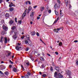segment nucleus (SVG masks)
Here are the masks:
<instances>
[{
    "label": "nucleus",
    "instance_id": "10",
    "mask_svg": "<svg viewBox=\"0 0 78 78\" xmlns=\"http://www.w3.org/2000/svg\"><path fill=\"white\" fill-rule=\"evenodd\" d=\"M58 77L59 78H63V76L61 74V73H59L58 74Z\"/></svg>",
    "mask_w": 78,
    "mask_h": 78
},
{
    "label": "nucleus",
    "instance_id": "30",
    "mask_svg": "<svg viewBox=\"0 0 78 78\" xmlns=\"http://www.w3.org/2000/svg\"><path fill=\"white\" fill-rule=\"evenodd\" d=\"M25 78H29V76L27 75V74H26L25 75Z\"/></svg>",
    "mask_w": 78,
    "mask_h": 78
},
{
    "label": "nucleus",
    "instance_id": "11",
    "mask_svg": "<svg viewBox=\"0 0 78 78\" xmlns=\"http://www.w3.org/2000/svg\"><path fill=\"white\" fill-rule=\"evenodd\" d=\"M27 12L26 11V10H25L24 13H23L22 17H25L26 16V13Z\"/></svg>",
    "mask_w": 78,
    "mask_h": 78
},
{
    "label": "nucleus",
    "instance_id": "41",
    "mask_svg": "<svg viewBox=\"0 0 78 78\" xmlns=\"http://www.w3.org/2000/svg\"><path fill=\"white\" fill-rule=\"evenodd\" d=\"M21 45V44L18 43V45L17 46H20Z\"/></svg>",
    "mask_w": 78,
    "mask_h": 78
},
{
    "label": "nucleus",
    "instance_id": "52",
    "mask_svg": "<svg viewBox=\"0 0 78 78\" xmlns=\"http://www.w3.org/2000/svg\"><path fill=\"white\" fill-rule=\"evenodd\" d=\"M69 8H71V7H72V6H71V5H70V4H69Z\"/></svg>",
    "mask_w": 78,
    "mask_h": 78
},
{
    "label": "nucleus",
    "instance_id": "39",
    "mask_svg": "<svg viewBox=\"0 0 78 78\" xmlns=\"http://www.w3.org/2000/svg\"><path fill=\"white\" fill-rule=\"evenodd\" d=\"M11 5H12V6H14V4H13V3H12V2H11V3H10Z\"/></svg>",
    "mask_w": 78,
    "mask_h": 78
},
{
    "label": "nucleus",
    "instance_id": "13",
    "mask_svg": "<svg viewBox=\"0 0 78 78\" xmlns=\"http://www.w3.org/2000/svg\"><path fill=\"white\" fill-rule=\"evenodd\" d=\"M44 10V7L41 6L40 8V10L41 11H43Z\"/></svg>",
    "mask_w": 78,
    "mask_h": 78
},
{
    "label": "nucleus",
    "instance_id": "12",
    "mask_svg": "<svg viewBox=\"0 0 78 78\" xmlns=\"http://www.w3.org/2000/svg\"><path fill=\"white\" fill-rule=\"evenodd\" d=\"M34 12H30V17H33V16H34Z\"/></svg>",
    "mask_w": 78,
    "mask_h": 78
},
{
    "label": "nucleus",
    "instance_id": "47",
    "mask_svg": "<svg viewBox=\"0 0 78 78\" xmlns=\"http://www.w3.org/2000/svg\"><path fill=\"white\" fill-rule=\"evenodd\" d=\"M37 6V5H35L34 6V9H35L36 8V7Z\"/></svg>",
    "mask_w": 78,
    "mask_h": 78
},
{
    "label": "nucleus",
    "instance_id": "8",
    "mask_svg": "<svg viewBox=\"0 0 78 78\" xmlns=\"http://www.w3.org/2000/svg\"><path fill=\"white\" fill-rule=\"evenodd\" d=\"M17 35L16 34H15L12 37L15 40L16 39H17Z\"/></svg>",
    "mask_w": 78,
    "mask_h": 78
},
{
    "label": "nucleus",
    "instance_id": "18",
    "mask_svg": "<svg viewBox=\"0 0 78 78\" xmlns=\"http://www.w3.org/2000/svg\"><path fill=\"white\" fill-rule=\"evenodd\" d=\"M5 16L6 17H9V14L8 13H6L5 14Z\"/></svg>",
    "mask_w": 78,
    "mask_h": 78
},
{
    "label": "nucleus",
    "instance_id": "34",
    "mask_svg": "<svg viewBox=\"0 0 78 78\" xmlns=\"http://www.w3.org/2000/svg\"><path fill=\"white\" fill-rule=\"evenodd\" d=\"M60 16H61V17H62V16H64V14H63L62 13H60Z\"/></svg>",
    "mask_w": 78,
    "mask_h": 78
},
{
    "label": "nucleus",
    "instance_id": "43",
    "mask_svg": "<svg viewBox=\"0 0 78 78\" xmlns=\"http://www.w3.org/2000/svg\"><path fill=\"white\" fill-rule=\"evenodd\" d=\"M15 21L16 22V23H17V18H15Z\"/></svg>",
    "mask_w": 78,
    "mask_h": 78
},
{
    "label": "nucleus",
    "instance_id": "42",
    "mask_svg": "<svg viewBox=\"0 0 78 78\" xmlns=\"http://www.w3.org/2000/svg\"><path fill=\"white\" fill-rule=\"evenodd\" d=\"M55 55H58V52H55Z\"/></svg>",
    "mask_w": 78,
    "mask_h": 78
},
{
    "label": "nucleus",
    "instance_id": "21",
    "mask_svg": "<svg viewBox=\"0 0 78 78\" xmlns=\"http://www.w3.org/2000/svg\"><path fill=\"white\" fill-rule=\"evenodd\" d=\"M9 9L10 11H14V8L13 7L10 8Z\"/></svg>",
    "mask_w": 78,
    "mask_h": 78
},
{
    "label": "nucleus",
    "instance_id": "44",
    "mask_svg": "<svg viewBox=\"0 0 78 78\" xmlns=\"http://www.w3.org/2000/svg\"><path fill=\"white\" fill-rule=\"evenodd\" d=\"M57 1L59 3L58 4H60V0H57Z\"/></svg>",
    "mask_w": 78,
    "mask_h": 78
},
{
    "label": "nucleus",
    "instance_id": "22",
    "mask_svg": "<svg viewBox=\"0 0 78 78\" xmlns=\"http://www.w3.org/2000/svg\"><path fill=\"white\" fill-rule=\"evenodd\" d=\"M55 13L57 16H58L59 15V13H58V12H57L56 10H55Z\"/></svg>",
    "mask_w": 78,
    "mask_h": 78
},
{
    "label": "nucleus",
    "instance_id": "17",
    "mask_svg": "<svg viewBox=\"0 0 78 78\" xmlns=\"http://www.w3.org/2000/svg\"><path fill=\"white\" fill-rule=\"evenodd\" d=\"M58 76V73H57V72H55L54 73V77H56V76Z\"/></svg>",
    "mask_w": 78,
    "mask_h": 78
},
{
    "label": "nucleus",
    "instance_id": "59",
    "mask_svg": "<svg viewBox=\"0 0 78 78\" xmlns=\"http://www.w3.org/2000/svg\"><path fill=\"white\" fill-rule=\"evenodd\" d=\"M12 6V5H11V4H9V7L11 8Z\"/></svg>",
    "mask_w": 78,
    "mask_h": 78
},
{
    "label": "nucleus",
    "instance_id": "31",
    "mask_svg": "<svg viewBox=\"0 0 78 78\" xmlns=\"http://www.w3.org/2000/svg\"><path fill=\"white\" fill-rule=\"evenodd\" d=\"M5 33L4 31H2L1 33V34H5Z\"/></svg>",
    "mask_w": 78,
    "mask_h": 78
},
{
    "label": "nucleus",
    "instance_id": "57",
    "mask_svg": "<svg viewBox=\"0 0 78 78\" xmlns=\"http://www.w3.org/2000/svg\"><path fill=\"white\" fill-rule=\"evenodd\" d=\"M47 55H48L49 56H51V55L50 54H49L48 53H47Z\"/></svg>",
    "mask_w": 78,
    "mask_h": 78
},
{
    "label": "nucleus",
    "instance_id": "55",
    "mask_svg": "<svg viewBox=\"0 0 78 78\" xmlns=\"http://www.w3.org/2000/svg\"><path fill=\"white\" fill-rule=\"evenodd\" d=\"M26 5H28V1H27L26 2Z\"/></svg>",
    "mask_w": 78,
    "mask_h": 78
},
{
    "label": "nucleus",
    "instance_id": "63",
    "mask_svg": "<svg viewBox=\"0 0 78 78\" xmlns=\"http://www.w3.org/2000/svg\"><path fill=\"white\" fill-rule=\"evenodd\" d=\"M30 24H31V25H32V24H33V22H32V21L30 22Z\"/></svg>",
    "mask_w": 78,
    "mask_h": 78
},
{
    "label": "nucleus",
    "instance_id": "25",
    "mask_svg": "<svg viewBox=\"0 0 78 78\" xmlns=\"http://www.w3.org/2000/svg\"><path fill=\"white\" fill-rule=\"evenodd\" d=\"M16 27H15V26H13V27H12V29L13 30H16Z\"/></svg>",
    "mask_w": 78,
    "mask_h": 78
},
{
    "label": "nucleus",
    "instance_id": "14",
    "mask_svg": "<svg viewBox=\"0 0 78 78\" xmlns=\"http://www.w3.org/2000/svg\"><path fill=\"white\" fill-rule=\"evenodd\" d=\"M11 52H10L8 54V55H6V57H8V56H11Z\"/></svg>",
    "mask_w": 78,
    "mask_h": 78
},
{
    "label": "nucleus",
    "instance_id": "61",
    "mask_svg": "<svg viewBox=\"0 0 78 78\" xmlns=\"http://www.w3.org/2000/svg\"><path fill=\"white\" fill-rule=\"evenodd\" d=\"M2 1H3V0H0V3H2Z\"/></svg>",
    "mask_w": 78,
    "mask_h": 78
},
{
    "label": "nucleus",
    "instance_id": "26",
    "mask_svg": "<svg viewBox=\"0 0 78 78\" xmlns=\"http://www.w3.org/2000/svg\"><path fill=\"white\" fill-rule=\"evenodd\" d=\"M22 22V21H21L20 20H19L18 22V24H20H20H21V23Z\"/></svg>",
    "mask_w": 78,
    "mask_h": 78
},
{
    "label": "nucleus",
    "instance_id": "4",
    "mask_svg": "<svg viewBox=\"0 0 78 78\" xmlns=\"http://www.w3.org/2000/svg\"><path fill=\"white\" fill-rule=\"evenodd\" d=\"M66 74H67L69 76L71 75V71L68 70H66Z\"/></svg>",
    "mask_w": 78,
    "mask_h": 78
},
{
    "label": "nucleus",
    "instance_id": "16",
    "mask_svg": "<svg viewBox=\"0 0 78 78\" xmlns=\"http://www.w3.org/2000/svg\"><path fill=\"white\" fill-rule=\"evenodd\" d=\"M65 3L66 6H67L68 5V3H69V0H65Z\"/></svg>",
    "mask_w": 78,
    "mask_h": 78
},
{
    "label": "nucleus",
    "instance_id": "27",
    "mask_svg": "<svg viewBox=\"0 0 78 78\" xmlns=\"http://www.w3.org/2000/svg\"><path fill=\"white\" fill-rule=\"evenodd\" d=\"M59 46H61L62 45V42H60L58 44Z\"/></svg>",
    "mask_w": 78,
    "mask_h": 78
},
{
    "label": "nucleus",
    "instance_id": "6",
    "mask_svg": "<svg viewBox=\"0 0 78 78\" xmlns=\"http://www.w3.org/2000/svg\"><path fill=\"white\" fill-rule=\"evenodd\" d=\"M2 28L4 30H5V31H7L8 29V27H6L5 26L3 25L2 26Z\"/></svg>",
    "mask_w": 78,
    "mask_h": 78
},
{
    "label": "nucleus",
    "instance_id": "2",
    "mask_svg": "<svg viewBox=\"0 0 78 78\" xmlns=\"http://www.w3.org/2000/svg\"><path fill=\"white\" fill-rule=\"evenodd\" d=\"M27 39H28V41H25V43L28 44L29 45H30V46H31V45H33V44H32V42H31V41H30V40L29 37H27Z\"/></svg>",
    "mask_w": 78,
    "mask_h": 78
},
{
    "label": "nucleus",
    "instance_id": "60",
    "mask_svg": "<svg viewBox=\"0 0 78 78\" xmlns=\"http://www.w3.org/2000/svg\"><path fill=\"white\" fill-rule=\"evenodd\" d=\"M28 3L29 5H31V2L30 1H28Z\"/></svg>",
    "mask_w": 78,
    "mask_h": 78
},
{
    "label": "nucleus",
    "instance_id": "28",
    "mask_svg": "<svg viewBox=\"0 0 78 78\" xmlns=\"http://www.w3.org/2000/svg\"><path fill=\"white\" fill-rule=\"evenodd\" d=\"M13 21L12 20H11L10 21V22H9V23H10V24H12V23H13Z\"/></svg>",
    "mask_w": 78,
    "mask_h": 78
},
{
    "label": "nucleus",
    "instance_id": "15",
    "mask_svg": "<svg viewBox=\"0 0 78 78\" xmlns=\"http://www.w3.org/2000/svg\"><path fill=\"white\" fill-rule=\"evenodd\" d=\"M13 71L14 72H17V69L16 68L14 67L13 68Z\"/></svg>",
    "mask_w": 78,
    "mask_h": 78
},
{
    "label": "nucleus",
    "instance_id": "33",
    "mask_svg": "<svg viewBox=\"0 0 78 78\" xmlns=\"http://www.w3.org/2000/svg\"><path fill=\"white\" fill-rule=\"evenodd\" d=\"M1 23H2L3 24L5 23V21L3 20H2L1 21Z\"/></svg>",
    "mask_w": 78,
    "mask_h": 78
},
{
    "label": "nucleus",
    "instance_id": "50",
    "mask_svg": "<svg viewBox=\"0 0 78 78\" xmlns=\"http://www.w3.org/2000/svg\"><path fill=\"white\" fill-rule=\"evenodd\" d=\"M40 41H41V42H43V43H44V44H45L44 43V42L43 41H42V39H40Z\"/></svg>",
    "mask_w": 78,
    "mask_h": 78
},
{
    "label": "nucleus",
    "instance_id": "37",
    "mask_svg": "<svg viewBox=\"0 0 78 78\" xmlns=\"http://www.w3.org/2000/svg\"><path fill=\"white\" fill-rule=\"evenodd\" d=\"M29 48H26V49H25V50H26V51H28V50H29Z\"/></svg>",
    "mask_w": 78,
    "mask_h": 78
},
{
    "label": "nucleus",
    "instance_id": "32",
    "mask_svg": "<svg viewBox=\"0 0 78 78\" xmlns=\"http://www.w3.org/2000/svg\"><path fill=\"white\" fill-rule=\"evenodd\" d=\"M47 76V75H46V74H44L43 75H42V76L43 77H44V78H45V76Z\"/></svg>",
    "mask_w": 78,
    "mask_h": 78
},
{
    "label": "nucleus",
    "instance_id": "20",
    "mask_svg": "<svg viewBox=\"0 0 78 78\" xmlns=\"http://www.w3.org/2000/svg\"><path fill=\"white\" fill-rule=\"evenodd\" d=\"M55 69L57 71H59V66L55 67Z\"/></svg>",
    "mask_w": 78,
    "mask_h": 78
},
{
    "label": "nucleus",
    "instance_id": "54",
    "mask_svg": "<svg viewBox=\"0 0 78 78\" xmlns=\"http://www.w3.org/2000/svg\"><path fill=\"white\" fill-rule=\"evenodd\" d=\"M9 68H11L12 67V65H10L9 66Z\"/></svg>",
    "mask_w": 78,
    "mask_h": 78
},
{
    "label": "nucleus",
    "instance_id": "35",
    "mask_svg": "<svg viewBox=\"0 0 78 78\" xmlns=\"http://www.w3.org/2000/svg\"><path fill=\"white\" fill-rule=\"evenodd\" d=\"M62 29V27H60V28H58L57 29V30H58V31H59L60 30Z\"/></svg>",
    "mask_w": 78,
    "mask_h": 78
},
{
    "label": "nucleus",
    "instance_id": "49",
    "mask_svg": "<svg viewBox=\"0 0 78 78\" xmlns=\"http://www.w3.org/2000/svg\"><path fill=\"white\" fill-rule=\"evenodd\" d=\"M9 62H10V63H11V64H13V62H12L11 61V60H10Z\"/></svg>",
    "mask_w": 78,
    "mask_h": 78
},
{
    "label": "nucleus",
    "instance_id": "9",
    "mask_svg": "<svg viewBox=\"0 0 78 78\" xmlns=\"http://www.w3.org/2000/svg\"><path fill=\"white\" fill-rule=\"evenodd\" d=\"M22 47H20L19 46H17L16 47V49L17 50H19V49H21V48Z\"/></svg>",
    "mask_w": 78,
    "mask_h": 78
},
{
    "label": "nucleus",
    "instance_id": "24",
    "mask_svg": "<svg viewBox=\"0 0 78 78\" xmlns=\"http://www.w3.org/2000/svg\"><path fill=\"white\" fill-rule=\"evenodd\" d=\"M40 59L41 61H45V59L43 57H41L40 58Z\"/></svg>",
    "mask_w": 78,
    "mask_h": 78
},
{
    "label": "nucleus",
    "instance_id": "53",
    "mask_svg": "<svg viewBox=\"0 0 78 78\" xmlns=\"http://www.w3.org/2000/svg\"><path fill=\"white\" fill-rule=\"evenodd\" d=\"M37 20H39V19H40V17L39 16H37Z\"/></svg>",
    "mask_w": 78,
    "mask_h": 78
},
{
    "label": "nucleus",
    "instance_id": "62",
    "mask_svg": "<svg viewBox=\"0 0 78 78\" xmlns=\"http://www.w3.org/2000/svg\"><path fill=\"white\" fill-rule=\"evenodd\" d=\"M76 64L77 65V66H78V62L77 61L76 62Z\"/></svg>",
    "mask_w": 78,
    "mask_h": 78
},
{
    "label": "nucleus",
    "instance_id": "19",
    "mask_svg": "<svg viewBox=\"0 0 78 78\" xmlns=\"http://www.w3.org/2000/svg\"><path fill=\"white\" fill-rule=\"evenodd\" d=\"M31 34L32 35V36H34L35 34H36V32H31Z\"/></svg>",
    "mask_w": 78,
    "mask_h": 78
},
{
    "label": "nucleus",
    "instance_id": "1",
    "mask_svg": "<svg viewBox=\"0 0 78 78\" xmlns=\"http://www.w3.org/2000/svg\"><path fill=\"white\" fill-rule=\"evenodd\" d=\"M3 41L4 42V44H6L8 42V39L6 37H4L3 36H1V40L0 39V42L2 43L3 42Z\"/></svg>",
    "mask_w": 78,
    "mask_h": 78
},
{
    "label": "nucleus",
    "instance_id": "5",
    "mask_svg": "<svg viewBox=\"0 0 78 78\" xmlns=\"http://www.w3.org/2000/svg\"><path fill=\"white\" fill-rule=\"evenodd\" d=\"M31 9H32L31 7V6H29L28 8V10H27V14H29V13H30V11H31Z\"/></svg>",
    "mask_w": 78,
    "mask_h": 78
},
{
    "label": "nucleus",
    "instance_id": "56",
    "mask_svg": "<svg viewBox=\"0 0 78 78\" xmlns=\"http://www.w3.org/2000/svg\"><path fill=\"white\" fill-rule=\"evenodd\" d=\"M59 17H58L57 18L56 20L58 21V20H59Z\"/></svg>",
    "mask_w": 78,
    "mask_h": 78
},
{
    "label": "nucleus",
    "instance_id": "38",
    "mask_svg": "<svg viewBox=\"0 0 78 78\" xmlns=\"http://www.w3.org/2000/svg\"><path fill=\"white\" fill-rule=\"evenodd\" d=\"M58 22V21H57L56 20H55V21L54 22L53 24H55V23H56V22Z\"/></svg>",
    "mask_w": 78,
    "mask_h": 78
},
{
    "label": "nucleus",
    "instance_id": "36",
    "mask_svg": "<svg viewBox=\"0 0 78 78\" xmlns=\"http://www.w3.org/2000/svg\"><path fill=\"white\" fill-rule=\"evenodd\" d=\"M21 68H22V69H23V71H25V69H24V68H23V66L22 65H21Z\"/></svg>",
    "mask_w": 78,
    "mask_h": 78
},
{
    "label": "nucleus",
    "instance_id": "45",
    "mask_svg": "<svg viewBox=\"0 0 78 78\" xmlns=\"http://www.w3.org/2000/svg\"><path fill=\"white\" fill-rule=\"evenodd\" d=\"M5 75H8V72H6L5 73Z\"/></svg>",
    "mask_w": 78,
    "mask_h": 78
},
{
    "label": "nucleus",
    "instance_id": "58",
    "mask_svg": "<svg viewBox=\"0 0 78 78\" xmlns=\"http://www.w3.org/2000/svg\"><path fill=\"white\" fill-rule=\"evenodd\" d=\"M74 42H78V41L77 40H75L74 41Z\"/></svg>",
    "mask_w": 78,
    "mask_h": 78
},
{
    "label": "nucleus",
    "instance_id": "3",
    "mask_svg": "<svg viewBox=\"0 0 78 78\" xmlns=\"http://www.w3.org/2000/svg\"><path fill=\"white\" fill-rule=\"evenodd\" d=\"M59 7H60V4L56 3L55 5L54 8L55 9H59Z\"/></svg>",
    "mask_w": 78,
    "mask_h": 78
},
{
    "label": "nucleus",
    "instance_id": "51",
    "mask_svg": "<svg viewBox=\"0 0 78 78\" xmlns=\"http://www.w3.org/2000/svg\"><path fill=\"white\" fill-rule=\"evenodd\" d=\"M51 10H49L48 11V12H49V13H51Z\"/></svg>",
    "mask_w": 78,
    "mask_h": 78
},
{
    "label": "nucleus",
    "instance_id": "7",
    "mask_svg": "<svg viewBox=\"0 0 78 78\" xmlns=\"http://www.w3.org/2000/svg\"><path fill=\"white\" fill-rule=\"evenodd\" d=\"M0 68H1V69H5V66L3 65H2L0 66Z\"/></svg>",
    "mask_w": 78,
    "mask_h": 78
},
{
    "label": "nucleus",
    "instance_id": "40",
    "mask_svg": "<svg viewBox=\"0 0 78 78\" xmlns=\"http://www.w3.org/2000/svg\"><path fill=\"white\" fill-rule=\"evenodd\" d=\"M26 65H27V66H29L30 65V63L29 62H27L26 63Z\"/></svg>",
    "mask_w": 78,
    "mask_h": 78
},
{
    "label": "nucleus",
    "instance_id": "48",
    "mask_svg": "<svg viewBox=\"0 0 78 78\" xmlns=\"http://www.w3.org/2000/svg\"><path fill=\"white\" fill-rule=\"evenodd\" d=\"M27 75H31V73H30V72H28L27 73Z\"/></svg>",
    "mask_w": 78,
    "mask_h": 78
},
{
    "label": "nucleus",
    "instance_id": "64",
    "mask_svg": "<svg viewBox=\"0 0 78 78\" xmlns=\"http://www.w3.org/2000/svg\"><path fill=\"white\" fill-rule=\"evenodd\" d=\"M23 38H24V37H21V38L23 39Z\"/></svg>",
    "mask_w": 78,
    "mask_h": 78
},
{
    "label": "nucleus",
    "instance_id": "23",
    "mask_svg": "<svg viewBox=\"0 0 78 78\" xmlns=\"http://www.w3.org/2000/svg\"><path fill=\"white\" fill-rule=\"evenodd\" d=\"M3 73H2V72L0 71V76H3Z\"/></svg>",
    "mask_w": 78,
    "mask_h": 78
},
{
    "label": "nucleus",
    "instance_id": "29",
    "mask_svg": "<svg viewBox=\"0 0 78 78\" xmlns=\"http://www.w3.org/2000/svg\"><path fill=\"white\" fill-rule=\"evenodd\" d=\"M50 70L51 71V72H52L53 70V67H52L51 66L50 67Z\"/></svg>",
    "mask_w": 78,
    "mask_h": 78
},
{
    "label": "nucleus",
    "instance_id": "46",
    "mask_svg": "<svg viewBox=\"0 0 78 78\" xmlns=\"http://www.w3.org/2000/svg\"><path fill=\"white\" fill-rule=\"evenodd\" d=\"M37 36H39V33L38 32L37 33Z\"/></svg>",
    "mask_w": 78,
    "mask_h": 78
}]
</instances>
